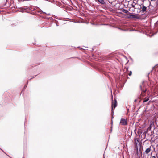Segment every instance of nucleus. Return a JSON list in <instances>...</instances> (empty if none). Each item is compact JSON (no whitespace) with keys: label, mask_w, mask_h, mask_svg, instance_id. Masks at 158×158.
Here are the masks:
<instances>
[{"label":"nucleus","mask_w":158,"mask_h":158,"mask_svg":"<svg viewBox=\"0 0 158 158\" xmlns=\"http://www.w3.org/2000/svg\"><path fill=\"white\" fill-rule=\"evenodd\" d=\"M149 100V98H144L143 102H146L147 101H148Z\"/></svg>","instance_id":"obj_9"},{"label":"nucleus","mask_w":158,"mask_h":158,"mask_svg":"<svg viewBox=\"0 0 158 158\" xmlns=\"http://www.w3.org/2000/svg\"><path fill=\"white\" fill-rule=\"evenodd\" d=\"M117 105V102L116 99L114 100V101L112 102V112L113 113V108H115L116 106Z\"/></svg>","instance_id":"obj_1"},{"label":"nucleus","mask_w":158,"mask_h":158,"mask_svg":"<svg viewBox=\"0 0 158 158\" xmlns=\"http://www.w3.org/2000/svg\"><path fill=\"white\" fill-rule=\"evenodd\" d=\"M120 123L123 125H125L127 124V122L126 119L121 118V119Z\"/></svg>","instance_id":"obj_2"},{"label":"nucleus","mask_w":158,"mask_h":158,"mask_svg":"<svg viewBox=\"0 0 158 158\" xmlns=\"http://www.w3.org/2000/svg\"><path fill=\"white\" fill-rule=\"evenodd\" d=\"M122 12H124L125 13H128L129 14H131V13H129L127 10L125 9H123V8L122 9Z\"/></svg>","instance_id":"obj_6"},{"label":"nucleus","mask_w":158,"mask_h":158,"mask_svg":"<svg viewBox=\"0 0 158 158\" xmlns=\"http://www.w3.org/2000/svg\"><path fill=\"white\" fill-rule=\"evenodd\" d=\"M151 1H153V0H151Z\"/></svg>","instance_id":"obj_17"},{"label":"nucleus","mask_w":158,"mask_h":158,"mask_svg":"<svg viewBox=\"0 0 158 158\" xmlns=\"http://www.w3.org/2000/svg\"><path fill=\"white\" fill-rule=\"evenodd\" d=\"M132 74V72L131 71H130V73L129 74V76H131Z\"/></svg>","instance_id":"obj_12"},{"label":"nucleus","mask_w":158,"mask_h":158,"mask_svg":"<svg viewBox=\"0 0 158 158\" xmlns=\"http://www.w3.org/2000/svg\"><path fill=\"white\" fill-rule=\"evenodd\" d=\"M151 158H158V156L157 155L156 156H153L151 157Z\"/></svg>","instance_id":"obj_11"},{"label":"nucleus","mask_w":158,"mask_h":158,"mask_svg":"<svg viewBox=\"0 0 158 158\" xmlns=\"http://www.w3.org/2000/svg\"><path fill=\"white\" fill-rule=\"evenodd\" d=\"M42 13H45V14H46V13H45V12H42Z\"/></svg>","instance_id":"obj_15"},{"label":"nucleus","mask_w":158,"mask_h":158,"mask_svg":"<svg viewBox=\"0 0 158 158\" xmlns=\"http://www.w3.org/2000/svg\"><path fill=\"white\" fill-rule=\"evenodd\" d=\"M136 4V3L135 2H133L131 5L132 7L135 8V6Z\"/></svg>","instance_id":"obj_8"},{"label":"nucleus","mask_w":158,"mask_h":158,"mask_svg":"<svg viewBox=\"0 0 158 158\" xmlns=\"http://www.w3.org/2000/svg\"><path fill=\"white\" fill-rule=\"evenodd\" d=\"M128 15V18H131V17H130V15Z\"/></svg>","instance_id":"obj_13"},{"label":"nucleus","mask_w":158,"mask_h":158,"mask_svg":"<svg viewBox=\"0 0 158 158\" xmlns=\"http://www.w3.org/2000/svg\"><path fill=\"white\" fill-rule=\"evenodd\" d=\"M135 102L136 101V100H135Z\"/></svg>","instance_id":"obj_16"},{"label":"nucleus","mask_w":158,"mask_h":158,"mask_svg":"<svg viewBox=\"0 0 158 158\" xmlns=\"http://www.w3.org/2000/svg\"><path fill=\"white\" fill-rule=\"evenodd\" d=\"M47 15H51L50 14V13L47 14Z\"/></svg>","instance_id":"obj_14"},{"label":"nucleus","mask_w":158,"mask_h":158,"mask_svg":"<svg viewBox=\"0 0 158 158\" xmlns=\"http://www.w3.org/2000/svg\"><path fill=\"white\" fill-rule=\"evenodd\" d=\"M25 87H27V86H25Z\"/></svg>","instance_id":"obj_18"},{"label":"nucleus","mask_w":158,"mask_h":158,"mask_svg":"<svg viewBox=\"0 0 158 158\" xmlns=\"http://www.w3.org/2000/svg\"><path fill=\"white\" fill-rule=\"evenodd\" d=\"M140 88H141V89L142 92H144L145 93V92H146V89H145V90L144 89V90H142V89L141 86H140Z\"/></svg>","instance_id":"obj_10"},{"label":"nucleus","mask_w":158,"mask_h":158,"mask_svg":"<svg viewBox=\"0 0 158 158\" xmlns=\"http://www.w3.org/2000/svg\"><path fill=\"white\" fill-rule=\"evenodd\" d=\"M147 8L146 6H143L142 8V11L143 12L145 11L146 10Z\"/></svg>","instance_id":"obj_7"},{"label":"nucleus","mask_w":158,"mask_h":158,"mask_svg":"<svg viewBox=\"0 0 158 158\" xmlns=\"http://www.w3.org/2000/svg\"><path fill=\"white\" fill-rule=\"evenodd\" d=\"M154 125V122H153L152 123H151L150 124L149 127L147 128V130H150L152 128V127Z\"/></svg>","instance_id":"obj_3"},{"label":"nucleus","mask_w":158,"mask_h":158,"mask_svg":"<svg viewBox=\"0 0 158 158\" xmlns=\"http://www.w3.org/2000/svg\"><path fill=\"white\" fill-rule=\"evenodd\" d=\"M130 17H131L133 19H139V17L137 16V15H130Z\"/></svg>","instance_id":"obj_5"},{"label":"nucleus","mask_w":158,"mask_h":158,"mask_svg":"<svg viewBox=\"0 0 158 158\" xmlns=\"http://www.w3.org/2000/svg\"><path fill=\"white\" fill-rule=\"evenodd\" d=\"M151 150V147H150L146 149L144 153H146V154H147L148 153L150 152Z\"/></svg>","instance_id":"obj_4"}]
</instances>
